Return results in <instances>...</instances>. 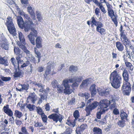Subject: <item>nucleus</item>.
Wrapping results in <instances>:
<instances>
[{"label": "nucleus", "mask_w": 134, "mask_h": 134, "mask_svg": "<svg viewBox=\"0 0 134 134\" xmlns=\"http://www.w3.org/2000/svg\"><path fill=\"white\" fill-rule=\"evenodd\" d=\"M19 37L20 41L23 44L25 45V39L24 38V36L21 32L19 33Z\"/></svg>", "instance_id": "29"}, {"label": "nucleus", "mask_w": 134, "mask_h": 134, "mask_svg": "<svg viewBox=\"0 0 134 134\" xmlns=\"http://www.w3.org/2000/svg\"><path fill=\"white\" fill-rule=\"evenodd\" d=\"M41 38L40 37L38 36L35 40L36 47L38 48H40L42 47Z\"/></svg>", "instance_id": "24"}, {"label": "nucleus", "mask_w": 134, "mask_h": 134, "mask_svg": "<svg viewBox=\"0 0 134 134\" xmlns=\"http://www.w3.org/2000/svg\"><path fill=\"white\" fill-rule=\"evenodd\" d=\"M51 65H49L47 66L45 71V74H44V76H47L50 73L51 71Z\"/></svg>", "instance_id": "39"}, {"label": "nucleus", "mask_w": 134, "mask_h": 134, "mask_svg": "<svg viewBox=\"0 0 134 134\" xmlns=\"http://www.w3.org/2000/svg\"><path fill=\"white\" fill-rule=\"evenodd\" d=\"M32 85L35 86V87H37V86L38 88H41V89H44V85H43L41 83H38L36 81H32Z\"/></svg>", "instance_id": "31"}, {"label": "nucleus", "mask_w": 134, "mask_h": 134, "mask_svg": "<svg viewBox=\"0 0 134 134\" xmlns=\"http://www.w3.org/2000/svg\"><path fill=\"white\" fill-rule=\"evenodd\" d=\"M5 25L11 34L15 35L16 34V29L12 22V20L11 17H8Z\"/></svg>", "instance_id": "2"}, {"label": "nucleus", "mask_w": 134, "mask_h": 134, "mask_svg": "<svg viewBox=\"0 0 134 134\" xmlns=\"http://www.w3.org/2000/svg\"><path fill=\"white\" fill-rule=\"evenodd\" d=\"M26 108H28L30 111H34L36 106L34 104H27L26 107Z\"/></svg>", "instance_id": "35"}, {"label": "nucleus", "mask_w": 134, "mask_h": 134, "mask_svg": "<svg viewBox=\"0 0 134 134\" xmlns=\"http://www.w3.org/2000/svg\"><path fill=\"white\" fill-rule=\"evenodd\" d=\"M110 89L109 88L101 91L99 93V95L100 96L107 97H109L110 96Z\"/></svg>", "instance_id": "14"}, {"label": "nucleus", "mask_w": 134, "mask_h": 134, "mask_svg": "<svg viewBox=\"0 0 134 134\" xmlns=\"http://www.w3.org/2000/svg\"><path fill=\"white\" fill-rule=\"evenodd\" d=\"M82 96L83 97H85V100H87L90 97V94L88 93H82Z\"/></svg>", "instance_id": "61"}, {"label": "nucleus", "mask_w": 134, "mask_h": 134, "mask_svg": "<svg viewBox=\"0 0 134 134\" xmlns=\"http://www.w3.org/2000/svg\"><path fill=\"white\" fill-rule=\"evenodd\" d=\"M105 112H104L102 110H100L99 111H98L97 113L96 117L97 119H100L101 118V115Z\"/></svg>", "instance_id": "52"}, {"label": "nucleus", "mask_w": 134, "mask_h": 134, "mask_svg": "<svg viewBox=\"0 0 134 134\" xmlns=\"http://www.w3.org/2000/svg\"><path fill=\"white\" fill-rule=\"evenodd\" d=\"M39 91L41 92L40 96L41 98L42 99V100H44L46 99L48 94V92L45 89H41L39 90Z\"/></svg>", "instance_id": "19"}, {"label": "nucleus", "mask_w": 134, "mask_h": 134, "mask_svg": "<svg viewBox=\"0 0 134 134\" xmlns=\"http://www.w3.org/2000/svg\"><path fill=\"white\" fill-rule=\"evenodd\" d=\"M63 85H59L57 86V90L58 91V93H62L63 91H64V89Z\"/></svg>", "instance_id": "42"}, {"label": "nucleus", "mask_w": 134, "mask_h": 134, "mask_svg": "<svg viewBox=\"0 0 134 134\" xmlns=\"http://www.w3.org/2000/svg\"><path fill=\"white\" fill-rule=\"evenodd\" d=\"M99 105V103L97 101H94L89 104L85 108V110L86 112V116H87L91 114V112L93 110L96 108Z\"/></svg>", "instance_id": "4"}, {"label": "nucleus", "mask_w": 134, "mask_h": 134, "mask_svg": "<svg viewBox=\"0 0 134 134\" xmlns=\"http://www.w3.org/2000/svg\"><path fill=\"white\" fill-rule=\"evenodd\" d=\"M20 1L25 8L26 6L29 4L28 0H20Z\"/></svg>", "instance_id": "57"}, {"label": "nucleus", "mask_w": 134, "mask_h": 134, "mask_svg": "<svg viewBox=\"0 0 134 134\" xmlns=\"http://www.w3.org/2000/svg\"><path fill=\"white\" fill-rule=\"evenodd\" d=\"M42 121L44 122H46L47 119V116L45 115V114L41 116Z\"/></svg>", "instance_id": "60"}, {"label": "nucleus", "mask_w": 134, "mask_h": 134, "mask_svg": "<svg viewBox=\"0 0 134 134\" xmlns=\"http://www.w3.org/2000/svg\"><path fill=\"white\" fill-rule=\"evenodd\" d=\"M20 47L26 54L28 58L30 59V60L31 62L35 64H36L37 63V60L35 59V58L32 56L29 51L27 49L25 45L20 46Z\"/></svg>", "instance_id": "5"}, {"label": "nucleus", "mask_w": 134, "mask_h": 134, "mask_svg": "<svg viewBox=\"0 0 134 134\" xmlns=\"http://www.w3.org/2000/svg\"><path fill=\"white\" fill-rule=\"evenodd\" d=\"M20 85L21 86L23 90H27L30 87L29 85L28 84H20Z\"/></svg>", "instance_id": "51"}, {"label": "nucleus", "mask_w": 134, "mask_h": 134, "mask_svg": "<svg viewBox=\"0 0 134 134\" xmlns=\"http://www.w3.org/2000/svg\"><path fill=\"white\" fill-rule=\"evenodd\" d=\"M122 76L124 80L126 81H128L129 78V75L127 70L125 69L123 72Z\"/></svg>", "instance_id": "26"}, {"label": "nucleus", "mask_w": 134, "mask_h": 134, "mask_svg": "<svg viewBox=\"0 0 134 134\" xmlns=\"http://www.w3.org/2000/svg\"><path fill=\"white\" fill-rule=\"evenodd\" d=\"M22 16H24V18H25L26 19L25 20H31V18L30 17L29 15L27 14H26L24 12V13H23L21 15Z\"/></svg>", "instance_id": "59"}, {"label": "nucleus", "mask_w": 134, "mask_h": 134, "mask_svg": "<svg viewBox=\"0 0 134 134\" xmlns=\"http://www.w3.org/2000/svg\"><path fill=\"white\" fill-rule=\"evenodd\" d=\"M8 63V61L7 59H4L3 57H0V63L1 64L5 65H7V63Z\"/></svg>", "instance_id": "46"}, {"label": "nucleus", "mask_w": 134, "mask_h": 134, "mask_svg": "<svg viewBox=\"0 0 134 134\" xmlns=\"http://www.w3.org/2000/svg\"><path fill=\"white\" fill-rule=\"evenodd\" d=\"M15 71L13 73V78L15 80L18 78H22L23 77V72L20 68H14Z\"/></svg>", "instance_id": "10"}, {"label": "nucleus", "mask_w": 134, "mask_h": 134, "mask_svg": "<svg viewBox=\"0 0 134 134\" xmlns=\"http://www.w3.org/2000/svg\"><path fill=\"white\" fill-rule=\"evenodd\" d=\"M91 95L94 96L96 94L97 91L96 88V85L94 84L92 85L90 88Z\"/></svg>", "instance_id": "22"}, {"label": "nucleus", "mask_w": 134, "mask_h": 134, "mask_svg": "<svg viewBox=\"0 0 134 134\" xmlns=\"http://www.w3.org/2000/svg\"><path fill=\"white\" fill-rule=\"evenodd\" d=\"M91 23L93 25L97 26L96 28L103 27V24L100 21H97L94 17H92L91 18Z\"/></svg>", "instance_id": "15"}, {"label": "nucleus", "mask_w": 134, "mask_h": 134, "mask_svg": "<svg viewBox=\"0 0 134 134\" xmlns=\"http://www.w3.org/2000/svg\"><path fill=\"white\" fill-rule=\"evenodd\" d=\"M93 132L97 134H102V132L101 129L99 127H94L93 129Z\"/></svg>", "instance_id": "33"}, {"label": "nucleus", "mask_w": 134, "mask_h": 134, "mask_svg": "<svg viewBox=\"0 0 134 134\" xmlns=\"http://www.w3.org/2000/svg\"><path fill=\"white\" fill-rule=\"evenodd\" d=\"M27 99L30 100L33 104H34L37 100V96L34 93H31Z\"/></svg>", "instance_id": "17"}, {"label": "nucleus", "mask_w": 134, "mask_h": 134, "mask_svg": "<svg viewBox=\"0 0 134 134\" xmlns=\"http://www.w3.org/2000/svg\"><path fill=\"white\" fill-rule=\"evenodd\" d=\"M24 25L23 28H24V30L26 32H27L30 29L31 27L34 26V24L31 19L25 20Z\"/></svg>", "instance_id": "9"}, {"label": "nucleus", "mask_w": 134, "mask_h": 134, "mask_svg": "<svg viewBox=\"0 0 134 134\" xmlns=\"http://www.w3.org/2000/svg\"><path fill=\"white\" fill-rule=\"evenodd\" d=\"M120 116L122 120H125V119L127 121V118L128 115L127 114L123 111H120Z\"/></svg>", "instance_id": "27"}, {"label": "nucleus", "mask_w": 134, "mask_h": 134, "mask_svg": "<svg viewBox=\"0 0 134 134\" xmlns=\"http://www.w3.org/2000/svg\"><path fill=\"white\" fill-rule=\"evenodd\" d=\"M22 133L23 134H28V132H27L26 127L25 126L22 127L21 129Z\"/></svg>", "instance_id": "58"}, {"label": "nucleus", "mask_w": 134, "mask_h": 134, "mask_svg": "<svg viewBox=\"0 0 134 134\" xmlns=\"http://www.w3.org/2000/svg\"><path fill=\"white\" fill-rule=\"evenodd\" d=\"M108 16H110L112 19V20L114 23L116 27L118 26V22L117 20V16L114 14V10L108 12Z\"/></svg>", "instance_id": "12"}, {"label": "nucleus", "mask_w": 134, "mask_h": 134, "mask_svg": "<svg viewBox=\"0 0 134 134\" xmlns=\"http://www.w3.org/2000/svg\"><path fill=\"white\" fill-rule=\"evenodd\" d=\"M125 120H119L117 122V124L119 127L122 128L125 125Z\"/></svg>", "instance_id": "34"}, {"label": "nucleus", "mask_w": 134, "mask_h": 134, "mask_svg": "<svg viewBox=\"0 0 134 134\" xmlns=\"http://www.w3.org/2000/svg\"><path fill=\"white\" fill-rule=\"evenodd\" d=\"M119 99L118 96L117 95H114L113 97V99L110 101L111 103L112 102H114L115 100H118Z\"/></svg>", "instance_id": "62"}, {"label": "nucleus", "mask_w": 134, "mask_h": 134, "mask_svg": "<svg viewBox=\"0 0 134 134\" xmlns=\"http://www.w3.org/2000/svg\"><path fill=\"white\" fill-rule=\"evenodd\" d=\"M69 83V82L66 79L63 80L62 82V84L65 88L64 92L65 94L66 95H69L73 92L72 90L70 89V86L68 84Z\"/></svg>", "instance_id": "7"}, {"label": "nucleus", "mask_w": 134, "mask_h": 134, "mask_svg": "<svg viewBox=\"0 0 134 134\" xmlns=\"http://www.w3.org/2000/svg\"><path fill=\"white\" fill-rule=\"evenodd\" d=\"M116 47L118 50L120 51H123L124 49L123 44L120 41H117L116 42Z\"/></svg>", "instance_id": "23"}, {"label": "nucleus", "mask_w": 134, "mask_h": 134, "mask_svg": "<svg viewBox=\"0 0 134 134\" xmlns=\"http://www.w3.org/2000/svg\"><path fill=\"white\" fill-rule=\"evenodd\" d=\"M73 115L75 118V120H77L79 117V113L77 110H76L73 113Z\"/></svg>", "instance_id": "47"}, {"label": "nucleus", "mask_w": 134, "mask_h": 134, "mask_svg": "<svg viewBox=\"0 0 134 134\" xmlns=\"http://www.w3.org/2000/svg\"><path fill=\"white\" fill-rule=\"evenodd\" d=\"M122 42L125 47L129 46L131 44L130 41L128 38L123 40L122 41Z\"/></svg>", "instance_id": "32"}, {"label": "nucleus", "mask_w": 134, "mask_h": 134, "mask_svg": "<svg viewBox=\"0 0 134 134\" xmlns=\"http://www.w3.org/2000/svg\"><path fill=\"white\" fill-rule=\"evenodd\" d=\"M87 125L86 124H82L80 127H77L76 130L77 134H81V133L86 129Z\"/></svg>", "instance_id": "16"}, {"label": "nucleus", "mask_w": 134, "mask_h": 134, "mask_svg": "<svg viewBox=\"0 0 134 134\" xmlns=\"http://www.w3.org/2000/svg\"><path fill=\"white\" fill-rule=\"evenodd\" d=\"M37 31L33 29L32 30L30 33L27 36L30 41L33 45H35V37H37Z\"/></svg>", "instance_id": "8"}, {"label": "nucleus", "mask_w": 134, "mask_h": 134, "mask_svg": "<svg viewBox=\"0 0 134 134\" xmlns=\"http://www.w3.org/2000/svg\"><path fill=\"white\" fill-rule=\"evenodd\" d=\"M90 80V79H86L83 80L80 85V87L81 88H83L87 86L89 84Z\"/></svg>", "instance_id": "25"}, {"label": "nucleus", "mask_w": 134, "mask_h": 134, "mask_svg": "<svg viewBox=\"0 0 134 134\" xmlns=\"http://www.w3.org/2000/svg\"><path fill=\"white\" fill-rule=\"evenodd\" d=\"M36 111L37 113L38 114L41 115V116L44 114V113L42 109L40 107H36Z\"/></svg>", "instance_id": "40"}, {"label": "nucleus", "mask_w": 134, "mask_h": 134, "mask_svg": "<svg viewBox=\"0 0 134 134\" xmlns=\"http://www.w3.org/2000/svg\"><path fill=\"white\" fill-rule=\"evenodd\" d=\"M125 64L126 66L128 68L131 70H132L133 69V66L132 64L129 62H125Z\"/></svg>", "instance_id": "43"}, {"label": "nucleus", "mask_w": 134, "mask_h": 134, "mask_svg": "<svg viewBox=\"0 0 134 134\" xmlns=\"http://www.w3.org/2000/svg\"><path fill=\"white\" fill-rule=\"evenodd\" d=\"M23 57L22 55H19L18 56H16V59L17 61V64L16 66V68H20L19 66L20 64H22L24 63V61L23 60H21V58Z\"/></svg>", "instance_id": "20"}, {"label": "nucleus", "mask_w": 134, "mask_h": 134, "mask_svg": "<svg viewBox=\"0 0 134 134\" xmlns=\"http://www.w3.org/2000/svg\"><path fill=\"white\" fill-rule=\"evenodd\" d=\"M48 118L52 119L56 123H57L58 121L60 123H62V120L63 119L64 117L59 114H58L56 113H53L49 115Z\"/></svg>", "instance_id": "6"}, {"label": "nucleus", "mask_w": 134, "mask_h": 134, "mask_svg": "<svg viewBox=\"0 0 134 134\" xmlns=\"http://www.w3.org/2000/svg\"><path fill=\"white\" fill-rule=\"evenodd\" d=\"M21 50L18 47H14V52L15 54L17 56H18L19 55H21L20 54Z\"/></svg>", "instance_id": "48"}, {"label": "nucleus", "mask_w": 134, "mask_h": 134, "mask_svg": "<svg viewBox=\"0 0 134 134\" xmlns=\"http://www.w3.org/2000/svg\"><path fill=\"white\" fill-rule=\"evenodd\" d=\"M4 112L9 116H12V118L14 119V118L12 116L13 115V113L11 109L9 108V105L7 104L4 106L3 107Z\"/></svg>", "instance_id": "13"}, {"label": "nucleus", "mask_w": 134, "mask_h": 134, "mask_svg": "<svg viewBox=\"0 0 134 134\" xmlns=\"http://www.w3.org/2000/svg\"><path fill=\"white\" fill-rule=\"evenodd\" d=\"M17 22L19 27L21 29H23L24 22L23 18L20 16L17 17Z\"/></svg>", "instance_id": "18"}, {"label": "nucleus", "mask_w": 134, "mask_h": 134, "mask_svg": "<svg viewBox=\"0 0 134 134\" xmlns=\"http://www.w3.org/2000/svg\"><path fill=\"white\" fill-rule=\"evenodd\" d=\"M37 18L38 21H41V20L42 19V17L41 16L40 12L39 11H36V12Z\"/></svg>", "instance_id": "38"}, {"label": "nucleus", "mask_w": 134, "mask_h": 134, "mask_svg": "<svg viewBox=\"0 0 134 134\" xmlns=\"http://www.w3.org/2000/svg\"><path fill=\"white\" fill-rule=\"evenodd\" d=\"M96 30L97 32L100 33L101 35H104L105 33V30L102 27L96 28Z\"/></svg>", "instance_id": "36"}, {"label": "nucleus", "mask_w": 134, "mask_h": 134, "mask_svg": "<svg viewBox=\"0 0 134 134\" xmlns=\"http://www.w3.org/2000/svg\"><path fill=\"white\" fill-rule=\"evenodd\" d=\"M72 132V129L69 127H68L65 131L63 133L66 134H71Z\"/></svg>", "instance_id": "53"}, {"label": "nucleus", "mask_w": 134, "mask_h": 134, "mask_svg": "<svg viewBox=\"0 0 134 134\" xmlns=\"http://www.w3.org/2000/svg\"><path fill=\"white\" fill-rule=\"evenodd\" d=\"M113 114L115 115H118L119 114L118 109L116 108H115L113 110Z\"/></svg>", "instance_id": "63"}, {"label": "nucleus", "mask_w": 134, "mask_h": 134, "mask_svg": "<svg viewBox=\"0 0 134 134\" xmlns=\"http://www.w3.org/2000/svg\"><path fill=\"white\" fill-rule=\"evenodd\" d=\"M51 84L52 85V87L54 88L57 87V86L59 85L58 84V83L57 81L55 80H53Z\"/></svg>", "instance_id": "49"}, {"label": "nucleus", "mask_w": 134, "mask_h": 134, "mask_svg": "<svg viewBox=\"0 0 134 134\" xmlns=\"http://www.w3.org/2000/svg\"><path fill=\"white\" fill-rule=\"evenodd\" d=\"M0 47L3 49L8 50L9 47L8 44L7 42V41L3 40L0 44Z\"/></svg>", "instance_id": "21"}, {"label": "nucleus", "mask_w": 134, "mask_h": 134, "mask_svg": "<svg viewBox=\"0 0 134 134\" xmlns=\"http://www.w3.org/2000/svg\"><path fill=\"white\" fill-rule=\"evenodd\" d=\"M10 61L12 64L13 65L14 68H16V66L18 64L17 63V61L14 57H12L10 59Z\"/></svg>", "instance_id": "44"}, {"label": "nucleus", "mask_w": 134, "mask_h": 134, "mask_svg": "<svg viewBox=\"0 0 134 134\" xmlns=\"http://www.w3.org/2000/svg\"><path fill=\"white\" fill-rule=\"evenodd\" d=\"M35 126L36 127H40L43 126V125L40 122H37L35 123Z\"/></svg>", "instance_id": "64"}, {"label": "nucleus", "mask_w": 134, "mask_h": 134, "mask_svg": "<svg viewBox=\"0 0 134 134\" xmlns=\"http://www.w3.org/2000/svg\"><path fill=\"white\" fill-rule=\"evenodd\" d=\"M77 70V66H74L73 65L70 66L69 68V70L72 73L75 72Z\"/></svg>", "instance_id": "41"}, {"label": "nucleus", "mask_w": 134, "mask_h": 134, "mask_svg": "<svg viewBox=\"0 0 134 134\" xmlns=\"http://www.w3.org/2000/svg\"><path fill=\"white\" fill-rule=\"evenodd\" d=\"M122 90V93L124 95L129 96L130 95L131 91V86L127 87L125 88V89H123Z\"/></svg>", "instance_id": "28"}, {"label": "nucleus", "mask_w": 134, "mask_h": 134, "mask_svg": "<svg viewBox=\"0 0 134 134\" xmlns=\"http://www.w3.org/2000/svg\"><path fill=\"white\" fill-rule=\"evenodd\" d=\"M131 86L130 83L128 81H126L124 82L123 85L121 87V90L123 89H125V88L129 87Z\"/></svg>", "instance_id": "37"}, {"label": "nucleus", "mask_w": 134, "mask_h": 134, "mask_svg": "<svg viewBox=\"0 0 134 134\" xmlns=\"http://www.w3.org/2000/svg\"><path fill=\"white\" fill-rule=\"evenodd\" d=\"M30 62L28 61H26L25 63H23V64L21 65L20 66V69H21L22 68H24L25 67L27 66L29 64Z\"/></svg>", "instance_id": "54"}, {"label": "nucleus", "mask_w": 134, "mask_h": 134, "mask_svg": "<svg viewBox=\"0 0 134 134\" xmlns=\"http://www.w3.org/2000/svg\"><path fill=\"white\" fill-rule=\"evenodd\" d=\"M27 11L30 14L35 13V10L32 9L31 7H28L27 8Z\"/></svg>", "instance_id": "56"}, {"label": "nucleus", "mask_w": 134, "mask_h": 134, "mask_svg": "<svg viewBox=\"0 0 134 134\" xmlns=\"http://www.w3.org/2000/svg\"><path fill=\"white\" fill-rule=\"evenodd\" d=\"M0 77L3 81L5 82L9 81L11 79V77H6L1 76Z\"/></svg>", "instance_id": "50"}, {"label": "nucleus", "mask_w": 134, "mask_h": 134, "mask_svg": "<svg viewBox=\"0 0 134 134\" xmlns=\"http://www.w3.org/2000/svg\"><path fill=\"white\" fill-rule=\"evenodd\" d=\"M110 80L112 86L115 89L119 88L122 82L121 76L115 70L112 72L110 76Z\"/></svg>", "instance_id": "1"}, {"label": "nucleus", "mask_w": 134, "mask_h": 134, "mask_svg": "<svg viewBox=\"0 0 134 134\" xmlns=\"http://www.w3.org/2000/svg\"><path fill=\"white\" fill-rule=\"evenodd\" d=\"M14 114L16 117L19 119L21 117L22 115V113L18 110H15Z\"/></svg>", "instance_id": "45"}, {"label": "nucleus", "mask_w": 134, "mask_h": 134, "mask_svg": "<svg viewBox=\"0 0 134 134\" xmlns=\"http://www.w3.org/2000/svg\"><path fill=\"white\" fill-rule=\"evenodd\" d=\"M75 99L74 98H72L71 100L68 101L69 105H72L75 104Z\"/></svg>", "instance_id": "55"}, {"label": "nucleus", "mask_w": 134, "mask_h": 134, "mask_svg": "<svg viewBox=\"0 0 134 134\" xmlns=\"http://www.w3.org/2000/svg\"><path fill=\"white\" fill-rule=\"evenodd\" d=\"M83 76H75L73 77H72L71 78L66 79L69 83H73L74 82H76L78 83H80L83 79Z\"/></svg>", "instance_id": "11"}, {"label": "nucleus", "mask_w": 134, "mask_h": 134, "mask_svg": "<svg viewBox=\"0 0 134 134\" xmlns=\"http://www.w3.org/2000/svg\"><path fill=\"white\" fill-rule=\"evenodd\" d=\"M110 103V101L107 99L101 100L99 103L100 110H102L104 112H105L108 110L107 108Z\"/></svg>", "instance_id": "3"}, {"label": "nucleus", "mask_w": 134, "mask_h": 134, "mask_svg": "<svg viewBox=\"0 0 134 134\" xmlns=\"http://www.w3.org/2000/svg\"><path fill=\"white\" fill-rule=\"evenodd\" d=\"M35 56L36 57L38 58V63L40 62L41 58V53L40 52H38L36 48H35Z\"/></svg>", "instance_id": "30"}]
</instances>
